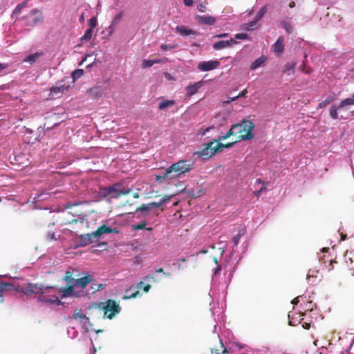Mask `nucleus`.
I'll use <instances>...</instances> for the list:
<instances>
[{
	"label": "nucleus",
	"instance_id": "obj_40",
	"mask_svg": "<svg viewBox=\"0 0 354 354\" xmlns=\"http://www.w3.org/2000/svg\"><path fill=\"white\" fill-rule=\"evenodd\" d=\"M146 225H147L146 221H142V222H140V223H138V224L133 225H132V228H133L135 231L145 229Z\"/></svg>",
	"mask_w": 354,
	"mask_h": 354
},
{
	"label": "nucleus",
	"instance_id": "obj_55",
	"mask_svg": "<svg viewBox=\"0 0 354 354\" xmlns=\"http://www.w3.org/2000/svg\"><path fill=\"white\" fill-rule=\"evenodd\" d=\"M197 8L198 10L200 11V12H205V6L203 4H199L198 6H197Z\"/></svg>",
	"mask_w": 354,
	"mask_h": 354
},
{
	"label": "nucleus",
	"instance_id": "obj_45",
	"mask_svg": "<svg viewBox=\"0 0 354 354\" xmlns=\"http://www.w3.org/2000/svg\"><path fill=\"white\" fill-rule=\"evenodd\" d=\"M153 66L152 59H144L142 61V66L144 68H150Z\"/></svg>",
	"mask_w": 354,
	"mask_h": 354
},
{
	"label": "nucleus",
	"instance_id": "obj_3",
	"mask_svg": "<svg viewBox=\"0 0 354 354\" xmlns=\"http://www.w3.org/2000/svg\"><path fill=\"white\" fill-rule=\"evenodd\" d=\"M211 310L215 322L212 333L217 334L220 341L219 348H212V354H229V351L224 346L220 336V333L223 334V331H222V326L224 323L223 310L219 307L212 308Z\"/></svg>",
	"mask_w": 354,
	"mask_h": 354
},
{
	"label": "nucleus",
	"instance_id": "obj_24",
	"mask_svg": "<svg viewBox=\"0 0 354 354\" xmlns=\"http://www.w3.org/2000/svg\"><path fill=\"white\" fill-rule=\"evenodd\" d=\"M134 286L135 288L143 290V291L146 293L148 292L151 289V283L148 282V281L145 280V277L142 281Z\"/></svg>",
	"mask_w": 354,
	"mask_h": 354
},
{
	"label": "nucleus",
	"instance_id": "obj_12",
	"mask_svg": "<svg viewBox=\"0 0 354 354\" xmlns=\"http://www.w3.org/2000/svg\"><path fill=\"white\" fill-rule=\"evenodd\" d=\"M220 65V62L217 59L203 61L199 62L197 68L201 71H209L218 68Z\"/></svg>",
	"mask_w": 354,
	"mask_h": 354
},
{
	"label": "nucleus",
	"instance_id": "obj_48",
	"mask_svg": "<svg viewBox=\"0 0 354 354\" xmlns=\"http://www.w3.org/2000/svg\"><path fill=\"white\" fill-rule=\"evenodd\" d=\"M22 9H23V8L20 6V4H18L14 9L12 15H19L21 13Z\"/></svg>",
	"mask_w": 354,
	"mask_h": 354
},
{
	"label": "nucleus",
	"instance_id": "obj_44",
	"mask_svg": "<svg viewBox=\"0 0 354 354\" xmlns=\"http://www.w3.org/2000/svg\"><path fill=\"white\" fill-rule=\"evenodd\" d=\"M295 67V63H287L286 65V69L287 71L288 75H290V73L294 71Z\"/></svg>",
	"mask_w": 354,
	"mask_h": 354
},
{
	"label": "nucleus",
	"instance_id": "obj_7",
	"mask_svg": "<svg viewBox=\"0 0 354 354\" xmlns=\"http://www.w3.org/2000/svg\"><path fill=\"white\" fill-rule=\"evenodd\" d=\"M99 308L104 310V317L109 319L115 317L121 310V307L117 301L112 299H108L104 302H101Z\"/></svg>",
	"mask_w": 354,
	"mask_h": 354
},
{
	"label": "nucleus",
	"instance_id": "obj_39",
	"mask_svg": "<svg viewBox=\"0 0 354 354\" xmlns=\"http://www.w3.org/2000/svg\"><path fill=\"white\" fill-rule=\"evenodd\" d=\"M221 141H216V144H214V145L213 150H216V153L222 151L223 149L225 148V145L221 143Z\"/></svg>",
	"mask_w": 354,
	"mask_h": 354
},
{
	"label": "nucleus",
	"instance_id": "obj_60",
	"mask_svg": "<svg viewBox=\"0 0 354 354\" xmlns=\"http://www.w3.org/2000/svg\"><path fill=\"white\" fill-rule=\"evenodd\" d=\"M207 252H208L207 250L203 249V250H200L199 252H198L197 254H206Z\"/></svg>",
	"mask_w": 354,
	"mask_h": 354
},
{
	"label": "nucleus",
	"instance_id": "obj_21",
	"mask_svg": "<svg viewBox=\"0 0 354 354\" xmlns=\"http://www.w3.org/2000/svg\"><path fill=\"white\" fill-rule=\"evenodd\" d=\"M227 245V243L225 241H221L215 244L212 245L210 248L212 249H217L218 251L219 258L221 259L223 254L225 253Z\"/></svg>",
	"mask_w": 354,
	"mask_h": 354
},
{
	"label": "nucleus",
	"instance_id": "obj_53",
	"mask_svg": "<svg viewBox=\"0 0 354 354\" xmlns=\"http://www.w3.org/2000/svg\"><path fill=\"white\" fill-rule=\"evenodd\" d=\"M247 93H248V90L244 89L237 96L239 97V98L244 97L246 96Z\"/></svg>",
	"mask_w": 354,
	"mask_h": 354
},
{
	"label": "nucleus",
	"instance_id": "obj_38",
	"mask_svg": "<svg viewBox=\"0 0 354 354\" xmlns=\"http://www.w3.org/2000/svg\"><path fill=\"white\" fill-rule=\"evenodd\" d=\"M67 334L68 337L73 339L77 336L78 332L75 327H70L67 329Z\"/></svg>",
	"mask_w": 354,
	"mask_h": 354
},
{
	"label": "nucleus",
	"instance_id": "obj_35",
	"mask_svg": "<svg viewBox=\"0 0 354 354\" xmlns=\"http://www.w3.org/2000/svg\"><path fill=\"white\" fill-rule=\"evenodd\" d=\"M83 73H84V71L82 69H75L72 73V77H73V82H75V80H77L79 78H80L81 76L83 75Z\"/></svg>",
	"mask_w": 354,
	"mask_h": 354
},
{
	"label": "nucleus",
	"instance_id": "obj_1",
	"mask_svg": "<svg viewBox=\"0 0 354 354\" xmlns=\"http://www.w3.org/2000/svg\"><path fill=\"white\" fill-rule=\"evenodd\" d=\"M9 290H15L26 295L30 294H40L38 300L49 304L61 305L62 303L57 296V289L53 286H44L41 284L28 283L26 287L15 286L13 284L2 283L0 285V303L3 301V292Z\"/></svg>",
	"mask_w": 354,
	"mask_h": 354
},
{
	"label": "nucleus",
	"instance_id": "obj_42",
	"mask_svg": "<svg viewBox=\"0 0 354 354\" xmlns=\"http://www.w3.org/2000/svg\"><path fill=\"white\" fill-rule=\"evenodd\" d=\"M250 38L249 35L247 33H237L234 35V39H248Z\"/></svg>",
	"mask_w": 354,
	"mask_h": 354
},
{
	"label": "nucleus",
	"instance_id": "obj_54",
	"mask_svg": "<svg viewBox=\"0 0 354 354\" xmlns=\"http://www.w3.org/2000/svg\"><path fill=\"white\" fill-rule=\"evenodd\" d=\"M183 3L186 6H191L193 4V0H183Z\"/></svg>",
	"mask_w": 354,
	"mask_h": 354
},
{
	"label": "nucleus",
	"instance_id": "obj_64",
	"mask_svg": "<svg viewBox=\"0 0 354 354\" xmlns=\"http://www.w3.org/2000/svg\"><path fill=\"white\" fill-rule=\"evenodd\" d=\"M212 129V127H208L207 129H205L203 133V135H205L208 131H209V130Z\"/></svg>",
	"mask_w": 354,
	"mask_h": 354
},
{
	"label": "nucleus",
	"instance_id": "obj_2",
	"mask_svg": "<svg viewBox=\"0 0 354 354\" xmlns=\"http://www.w3.org/2000/svg\"><path fill=\"white\" fill-rule=\"evenodd\" d=\"M109 233H119L117 227L111 228V227L103 223L102 225L91 233L81 234L78 238L74 241V248L84 247L91 244L92 243L97 242L102 235Z\"/></svg>",
	"mask_w": 354,
	"mask_h": 354
},
{
	"label": "nucleus",
	"instance_id": "obj_13",
	"mask_svg": "<svg viewBox=\"0 0 354 354\" xmlns=\"http://www.w3.org/2000/svg\"><path fill=\"white\" fill-rule=\"evenodd\" d=\"M162 273L165 276H167L163 271L162 268H159L154 272H150L148 275L145 276V280L148 281L150 283H158L161 281L162 278L159 276V274Z\"/></svg>",
	"mask_w": 354,
	"mask_h": 354
},
{
	"label": "nucleus",
	"instance_id": "obj_52",
	"mask_svg": "<svg viewBox=\"0 0 354 354\" xmlns=\"http://www.w3.org/2000/svg\"><path fill=\"white\" fill-rule=\"evenodd\" d=\"M160 48H161L162 50H166L167 49L173 48H174V46L167 45V44H161Z\"/></svg>",
	"mask_w": 354,
	"mask_h": 354
},
{
	"label": "nucleus",
	"instance_id": "obj_18",
	"mask_svg": "<svg viewBox=\"0 0 354 354\" xmlns=\"http://www.w3.org/2000/svg\"><path fill=\"white\" fill-rule=\"evenodd\" d=\"M272 50L278 55L283 53L284 50V38L283 36L279 37L276 42L272 45Z\"/></svg>",
	"mask_w": 354,
	"mask_h": 354
},
{
	"label": "nucleus",
	"instance_id": "obj_50",
	"mask_svg": "<svg viewBox=\"0 0 354 354\" xmlns=\"http://www.w3.org/2000/svg\"><path fill=\"white\" fill-rule=\"evenodd\" d=\"M221 270V266L218 265L217 267L214 269L212 277H215Z\"/></svg>",
	"mask_w": 354,
	"mask_h": 354
},
{
	"label": "nucleus",
	"instance_id": "obj_62",
	"mask_svg": "<svg viewBox=\"0 0 354 354\" xmlns=\"http://www.w3.org/2000/svg\"><path fill=\"white\" fill-rule=\"evenodd\" d=\"M298 302H299V299H298V298H295V299H294L292 301V304H294V305L297 304H298Z\"/></svg>",
	"mask_w": 354,
	"mask_h": 354
},
{
	"label": "nucleus",
	"instance_id": "obj_33",
	"mask_svg": "<svg viewBox=\"0 0 354 354\" xmlns=\"http://www.w3.org/2000/svg\"><path fill=\"white\" fill-rule=\"evenodd\" d=\"M40 55H41V53H38V52H37V53H33V54H30V55H28V56L25 58L24 61H25V62H29V63H30V64H32V63H34V62L36 61V59H37Z\"/></svg>",
	"mask_w": 354,
	"mask_h": 354
},
{
	"label": "nucleus",
	"instance_id": "obj_29",
	"mask_svg": "<svg viewBox=\"0 0 354 354\" xmlns=\"http://www.w3.org/2000/svg\"><path fill=\"white\" fill-rule=\"evenodd\" d=\"M245 233V228H241L239 230L237 234H236L232 239V243L234 246H236L239 244L241 237L243 235H244Z\"/></svg>",
	"mask_w": 354,
	"mask_h": 354
},
{
	"label": "nucleus",
	"instance_id": "obj_32",
	"mask_svg": "<svg viewBox=\"0 0 354 354\" xmlns=\"http://www.w3.org/2000/svg\"><path fill=\"white\" fill-rule=\"evenodd\" d=\"M267 12V6H264L261 8V9L257 12L254 17V19L259 22L261 20L265 14Z\"/></svg>",
	"mask_w": 354,
	"mask_h": 354
},
{
	"label": "nucleus",
	"instance_id": "obj_20",
	"mask_svg": "<svg viewBox=\"0 0 354 354\" xmlns=\"http://www.w3.org/2000/svg\"><path fill=\"white\" fill-rule=\"evenodd\" d=\"M70 86L69 85H65V84H59L55 86H53L50 88V94L53 96H57L59 94H62L65 91H67L69 89Z\"/></svg>",
	"mask_w": 354,
	"mask_h": 354
},
{
	"label": "nucleus",
	"instance_id": "obj_22",
	"mask_svg": "<svg viewBox=\"0 0 354 354\" xmlns=\"http://www.w3.org/2000/svg\"><path fill=\"white\" fill-rule=\"evenodd\" d=\"M133 289H135L134 285H132L129 289L126 290V292H125L126 295L122 297V299L127 300V299H129L140 297L142 296V294L138 290H136L133 293L130 294L129 292Z\"/></svg>",
	"mask_w": 354,
	"mask_h": 354
},
{
	"label": "nucleus",
	"instance_id": "obj_6",
	"mask_svg": "<svg viewBox=\"0 0 354 354\" xmlns=\"http://www.w3.org/2000/svg\"><path fill=\"white\" fill-rule=\"evenodd\" d=\"M254 127V124L252 121L244 119L242 120L239 123L233 124L231 127V129L234 133V135L245 132V134L240 135L239 136V141H245L252 140L254 137V133H253Z\"/></svg>",
	"mask_w": 354,
	"mask_h": 354
},
{
	"label": "nucleus",
	"instance_id": "obj_31",
	"mask_svg": "<svg viewBox=\"0 0 354 354\" xmlns=\"http://www.w3.org/2000/svg\"><path fill=\"white\" fill-rule=\"evenodd\" d=\"M338 111H340L339 104L337 106L335 105H332L330 107V116L333 120H336L338 118Z\"/></svg>",
	"mask_w": 354,
	"mask_h": 354
},
{
	"label": "nucleus",
	"instance_id": "obj_5",
	"mask_svg": "<svg viewBox=\"0 0 354 354\" xmlns=\"http://www.w3.org/2000/svg\"><path fill=\"white\" fill-rule=\"evenodd\" d=\"M194 164V162L193 160H180L167 167L163 176H157V179H172L175 177H179L180 175L185 174L192 170Z\"/></svg>",
	"mask_w": 354,
	"mask_h": 354
},
{
	"label": "nucleus",
	"instance_id": "obj_16",
	"mask_svg": "<svg viewBox=\"0 0 354 354\" xmlns=\"http://www.w3.org/2000/svg\"><path fill=\"white\" fill-rule=\"evenodd\" d=\"M196 19L197 22L201 25L212 26L216 22V17L213 16L196 15Z\"/></svg>",
	"mask_w": 354,
	"mask_h": 354
},
{
	"label": "nucleus",
	"instance_id": "obj_63",
	"mask_svg": "<svg viewBox=\"0 0 354 354\" xmlns=\"http://www.w3.org/2000/svg\"><path fill=\"white\" fill-rule=\"evenodd\" d=\"M152 62H153V65L155 64H158L160 62V59H152Z\"/></svg>",
	"mask_w": 354,
	"mask_h": 354
},
{
	"label": "nucleus",
	"instance_id": "obj_47",
	"mask_svg": "<svg viewBox=\"0 0 354 354\" xmlns=\"http://www.w3.org/2000/svg\"><path fill=\"white\" fill-rule=\"evenodd\" d=\"M88 26L91 29L97 26V19L95 17H92L88 20Z\"/></svg>",
	"mask_w": 354,
	"mask_h": 354
},
{
	"label": "nucleus",
	"instance_id": "obj_51",
	"mask_svg": "<svg viewBox=\"0 0 354 354\" xmlns=\"http://www.w3.org/2000/svg\"><path fill=\"white\" fill-rule=\"evenodd\" d=\"M284 28L286 30V31L288 33V34H290L292 33V27L290 24H284Z\"/></svg>",
	"mask_w": 354,
	"mask_h": 354
},
{
	"label": "nucleus",
	"instance_id": "obj_9",
	"mask_svg": "<svg viewBox=\"0 0 354 354\" xmlns=\"http://www.w3.org/2000/svg\"><path fill=\"white\" fill-rule=\"evenodd\" d=\"M171 198V196L166 195L163 196L158 202H151L147 204H142L140 207H138L135 214H138L139 212L145 213L153 208H158L163 205L169 203Z\"/></svg>",
	"mask_w": 354,
	"mask_h": 354
},
{
	"label": "nucleus",
	"instance_id": "obj_14",
	"mask_svg": "<svg viewBox=\"0 0 354 354\" xmlns=\"http://www.w3.org/2000/svg\"><path fill=\"white\" fill-rule=\"evenodd\" d=\"M238 42L234 38H230L229 40H220L213 44V48L216 50H219L225 48L232 46L236 44Z\"/></svg>",
	"mask_w": 354,
	"mask_h": 354
},
{
	"label": "nucleus",
	"instance_id": "obj_26",
	"mask_svg": "<svg viewBox=\"0 0 354 354\" xmlns=\"http://www.w3.org/2000/svg\"><path fill=\"white\" fill-rule=\"evenodd\" d=\"M74 287L73 286H68V288H63L59 291L61 294L60 298L64 299L68 297L75 295L74 292Z\"/></svg>",
	"mask_w": 354,
	"mask_h": 354
},
{
	"label": "nucleus",
	"instance_id": "obj_59",
	"mask_svg": "<svg viewBox=\"0 0 354 354\" xmlns=\"http://www.w3.org/2000/svg\"><path fill=\"white\" fill-rule=\"evenodd\" d=\"M28 0H26V1H24V2H22V3H19V4H20V6L24 8V7H26V5H27V3H28Z\"/></svg>",
	"mask_w": 354,
	"mask_h": 354
},
{
	"label": "nucleus",
	"instance_id": "obj_19",
	"mask_svg": "<svg viewBox=\"0 0 354 354\" xmlns=\"http://www.w3.org/2000/svg\"><path fill=\"white\" fill-rule=\"evenodd\" d=\"M339 104L340 112L349 110L350 106L354 105V94L352 97L342 100Z\"/></svg>",
	"mask_w": 354,
	"mask_h": 354
},
{
	"label": "nucleus",
	"instance_id": "obj_61",
	"mask_svg": "<svg viewBox=\"0 0 354 354\" xmlns=\"http://www.w3.org/2000/svg\"><path fill=\"white\" fill-rule=\"evenodd\" d=\"M229 99H230V102H234V101L238 100L239 97L236 95V96H234V97H229Z\"/></svg>",
	"mask_w": 354,
	"mask_h": 354
},
{
	"label": "nucleus",
	"instance_id": "obj_37",
	"mask_svg": "<svg viewBox=\"0 0 354 354\" xmlns=\"http://www.w3.org/2000/svg\"><path fill=\"white\" fill-rule=\"evenodd\" d=\"M268 184V183H265L262 181L260 178H257L255 180L254 186H256L257 185H262V186L259 189V191L263 192L266 190Z\"/></svg>",
	"mask_w": 354,
	"mask_h": 354
},
{
	"label": "nucleus",
	"instance_id": "obj_4",
	"mask_svg": "<svg viewBox=\"0 0 354 354\" xmlns=\"http://www.w3.org/2000/svg\"><path fill=\"white\" fill-rule=\"evenodd\" d=\"M131 192V188L125 185L123 182H118L109 187H100L98 196L110 203L113 198H118L122 195H127Z\"/></svg>",
	"mask_w": 354,
	"mask_h": 354
},
{
	"label": "nucleus",
	"instance_id": "obj_46",
	"mask_svg": "<svg viewBox=\"0 0 354 354\" xmlns=\"http://www.w3.org/2000/svg\"><path fill=\"white\" fill-rule=\"evenodd\" d=\"M332 102V98L330 97H327L326 99H325L324 100H323L322 102H321L319 104V106L320 108H324L325 107L326 105L329 104L330 102Z\"/></svg>",
	"mask_w": 354,
	"mask_h": 354
},
{
	"label": "nucleus",
	"instance_id": "obj_25",
	"mask_svg": "<svg viewBox=\"0 0 354 354\" xmlns=\"http://www.w3.org/2000/svg\"><path fill=\"white\" fill-rule=\"evenodd\" d=\"M202 85H203L202 81L196 82L195 84H194L192 85H189L186 88L187 94L189 95H194L195 93H196L198 92V89L202 86Z\"/></svg>",
	"mask_w": 354,
	"mask_h": 354
},
{
	"label": "nucleus",
	"instance_id": "obj_27",
	"mask_svg": "<svg viewBox=\"0 0 354 354\" xmlns=\"http://www.w3.org/2000/svg\"><path fill=\"white\" fill-rule=\"evenodd\" d=\"M259 27V24L257 21L254 19L246 24H244L243 26V30L245 31H252L254 30L257 29Z\"/></svg>",
	"mask_w": 354,
	"mask_h": 354
},
{
	"label": "nucleus",
	"instance_id": "obj_58",
	"mask_svg": "<svg viewBox=\"0 0 354 354\" xmlns=\"http://www.w3.org/2000/svg\"><path fill=\"white\" fill-rule=\"evenodd\" d=\"M234 142H231V143H228L227 145H225V148L230 149V148H232L234 146Z\"/></svg>",
	"mask_w": 354,
	"mask_h": 354
},
{
	"label": "nucleus",
	"instance_id": "obj_57",
	"mask_svg": "<svg viewBox=\"0 0 354 354\" xmlns=\"http://www.w3.org/2000/svg\"><path fill=\"white\" fill-rule=\"evenodd\" d=\"M261 193H262V192H260V191H259V190H256V191H254V192H253V194H254L257 198H259V197L261 196Z\"/></svg>",
	"mask_w": 354,
	"mask_h": 354
},
{
	"label": "nucleus",
	"instance_id": "obj_34",
	"mask_svg": "<svg viewBox=\"0 0 354 354\" xmlns=\"http://www.w3.org/2000/svg\"><path fill=\"white\" fill-rule=\"evenodd\" d=\"M233 135H234V133L232 132V131L230 128V130L225 134L219 136L218 138L217 139L214 140V141H216H216H223Z\"/></svg>",
	"mask_w": 354,
	"mask_h": 354
},
{
	"label": "nucleus",
	"instance_id": "obj_11",
	"mask_svg": "<svg viewBox=\"0 0 354 354\" xmlns=\"http://www.w3.org/2000/svg\"><path fill=\"white\" fill-rule=\"evenodd\" d=\"M216 141H211L207 142L205 145V147L201 150L198 151L194 153V155H197L198 157L201 158L203 160H208L210 157L215 155L216 153V150L214 149V145L216 144Z\"/></svg>",
	"mask_w": 354,
	"mask_h": 354
},
{
	"label": "nucleus",
	"instance_id": "obj_23",
	"mask_svg": "<svg viewBox=\"0 0 354 354\" xmlns=\"http://www.w3.org/2000/svg\"><path fill=\"white\" fill-rule=\"evenodd\" d=\"M91 275L85 276L75 280V286H79L82 288H85L87 285L92 281Z\"/></svg>",
	"mask_w": 354,
	"mask_h": 354
},
{
	"label": "nucleus",
	"instance_id": "obj_56",
	"mask_svg": "<svg viewBox=\"0 0 354 354\" xmlns=\"http://www.w3.org/2000/svg\"><path fill=\"white\" fill-rule=\"evenodd\" d=\"M227 35V33H222V34L216 35L214 37H216V38H223V37H226Z\"/></svg>",
	"mask_w": 354,
	"mask_h": 354
},
{
	"label": "nucleus",
	"instance_id": "obj_49",
	"mask_svg": "<svg viewBox=\"0 0 354 354\" xmlns=\"http://www.w3.org/2000/svg\"><path fill=\"white\" fill-rule=\"evenodd\" d=\"M47 239L48 241H55V240H57V238L55 236V232H49L48 234H47Z\"/></svg>",
	"mask_w": 354,
	"mask_h": 354
},
{
	"label": "nucleus",
	"instance_id": "obj_41",
	"mask_svg": "<svg viewBox=\"0 0 354 354\" xmlns=\"http://www.w3.org/2000/svg\"><path fill=\"white\" fill-rule=\"evenodd\" d=\"M47 195H48L47 193H42L41 194H35V196L32 197L33 202L35 203L37 201L44 200Z\"/></svg>",
	"mask_w": 354,
	"mask_h": 354
},
{
	"label": "nucleus",
	"instance_id": "obj_30",
	"mask_svg": "<svg viewBox=\"0 0 354 354\" xmlns=\"http://www.w3.org/2000/svg\"><path fill=\"white\" fill-rule=\"evenodd\" d=\"M174 104V101L171 100H162L159 103L158 108L160 110H164L169 108Z\"/></svg>",
	"mask_w": 354,
	"mask_h": 354
},
{
	"label": "nucleus",
	"instance_id": "obj_15",
	"mask_svg": "<svg viewBox=\"0 0 354 354\" xmlns=\"http://www.w3.org/2000/svg\"><path fill=\"white\" fill-rule=\"evenodd\" d=\"M344 259L351 271V274L354 277V249L346 251L344 255Z\"/></svg>",
	"mask_w": 354,
	"mask_h": 354
},
{
	"label": "nucleus",
	"instance_id": "obj_17",
	"mask_svg": "<svg viewBox=\"0 0 354 354\" xmlns=\"http://www.w3.org/2000/svg\"><path fill=\"white\" fill-rule=\"evenodd\" d=\"M175 32L180 34L182 36H192L196 35V32L192 29L188 28L185 26H177L175 28Z\"/></svg>",
	"mask_w": 354,
	"mask_h": 354
},
{
	"label": "nucleus",
	"instance_id": "obj_43",
	"mask_svg": "<svg viewBox=\"0 0 354 354\" xmlns=\"http://www.w3.org/2000/svg\"><path fill=\"white\" fill-rule=\"evenodd\" d=\"M75 280L71 276H66L65 277V281L67 283V284L71 286H73V287L75 286Z\"/></svg>",
	"mask_w": 354,
	"mask_h": 354
},
{
	"label": "nucleus",
	"instance_id": "obj_36",
	"mask_svg": "<svg viewBox=\"0 0 354 354\" xmlns=\"http://www.w3.org/2000/svg\"><path fill=\"white\" fill-rule=\"evenodd\" d=\"M93 34V30L91 28L87 29L84 33V35L82 37L81 40L82 41H87L91 39Z\"/></svg>",
	"mask_w": 354,
	"mask_h": 354
},
{
	"label": "nucleus",
	"instance_id": "obj_8",
	"mask_svg": "<svg viewBox=\"0 0 354 354\" xmlns=\"http://www.w3.org/2000/svg\"><path fill=\"white\" fill-rule=\"evenodd\" d=\"M24 25L26 26H34L41 24L44 21L42 13L37 8H34L23 18Z\"/></svg>",
	"mask_w": 354,
	"mask_h": 354
},
{
	"label": "nucleus",
	"instance_id": "obj_10",
	"mask_svg": "<svg viewBox=\"0 0 354 354\" xmlns=\"http://www.w3.org/2000/svg\"><path fill=\"white\" fill-rule=\"evenodd\" d=\"M73 319L82 325L84 333H88L89 331L91 326L89 319L81 310H75L74 311Z\"/></svg>",
	"mask_w": 354,
	"mask_h": 354
},
{
	"label": "nucleus",
	"instance_id": "obj_28",
	"mask_svg": "<svg viewBox=\"0 0 354 354\" xmlns=\"http://www.w3.org/2000/svg\"><path fill=\"white\" fill-rule=\"evenodd\" d=\"M266 57L265 56H261L258 59H255L250 65V70L254 71L261 66V65L266 62Z\"/></svg>",
	"mask_w": 354,
	"mask_h": 354
}]
</instances>
